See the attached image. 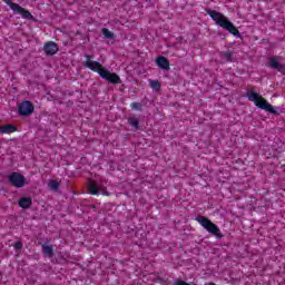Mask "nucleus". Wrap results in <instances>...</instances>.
I'll return each mask as SVG.
<instances>
[{
	"mask_svg": "<svg viewBox=\"0 0 285 285\" xmlns=\"http://www.w3.org/2000/svg\"><path fill=\"white\" fill-rule=\"evenodd\" d=\"M86 61L83 62V66L86 68H89V70H92V72H98L100 75L101 79H106L109 83H119L120 78L117 73H112L108 71L107 69H104V67L98 62L91 60L92 57L85 56Z\"/></svg>",
	"mask_w": 285,
	"mask_h": 285,
	"instance_id": "f257e3e1",
	"label": "nucleus"
},
{
	"mask_svg": "<svg viewBox=\"0 0 285 285\" xmlns=\"http://www.w3.org/2000/svg\"><path fill=\"white\" fill-rule=\"evenodd\" d=\"M207 14L212 17L213 21H215L216 26H219L223 28V30H227L230 35L234 37H239V30H237V27L224 16V13L217 12L215 10H208Z\"/></svg>",
	"mask_w": 285,
	"mask_h": 285,
	"instance_id": "f03ea898",
	"label": "nucleus"
},
{
	"mask_svg": "<svg viewBox=\"0 0 285 285\" xmlns=\"http://www.w3.org/2000/svg\"><path fill=\"white\" fill-rule=\"evenodd\" d=\"M248 101H253L257 108H261L262 110H266V112H271L272 115H277V110H275V107L273 105L268 104L264 97L259 96L257 92H248L247 94Z\"/></svg>",
	"mask_w": 285,
	"mask_h": 285,
	"instance_id": "7ed1b4c3",
	"label": "nucleus"
},
{
	"mask_svg": "<svg viewBox=\"0 0 285 285\" xmlns=\"http://www.w3.org/2000/svg\"><path fill=\"white\" fill-rule=\"evenodd\" d=\"M196 222L205 228V230H208L210 235H215V237H218V239H222V232L219 230V227L215 225L208 217L206 216H198L196 217Z\"/></svg>",
	"mask_w": 285,
	"mask_h": 285,
	"instance_id": "20e7f679",
	"label": "nucleus"
},
{
	"mask_svg": "<svg viewBox=\"0 0 285 285\" xmlns=\"http://www.w3.org/2000/svg\"><path fill=\"white\" fill-rule=\"evenodd\" d=\"M16 14H21L23 19H32V13L30 11L23 9V7L10 1V0H2Z\"/></svg>",
	"mask_w": 285,
	"mask_h": 285,
	"instance_id": "39448f33",
	"label": "nucleus"
},
{
	"mask_svg": "<svg viewBox=\"0 0 285 285\" xmlns=\"http://www.w3.org/2000/svg\"><path fill=\"white\" fill-rule=\"evenodd\" d=\"M35 112V106H32V102L26 100L22 101L18 106V115H21V117H30Z\"/></svg>",
	"mask_w": 285,
	"mask_h": 285,
	"instance_id": "423d86ee",
	"label": "nucleus"
},
{
	"mask_svg": "<svg viewBox=\"0 0 285 285\" xmlns=\"http://www.w3.org/2000/svg\"><path fill=\"white\" fill-rule=\"evenodd\" d=\"M9 180L16 188H23L26 186V177L23 175L13 173L9 176Z\"/></svg>",
	"mask_w": 285,
	"mask_h": 285,
	"instance_id": "0eeeda50",
	"label": "nucleus"
},
{
	"mask_svg": "<svg viewBox=\"0 0 285 285\" xmlns=\"http://www.w3.org/2000/svg\"><path fill=\"white\" fill-rule=\"evenodd\" d=\"M268 67L273 70H277L278 72H284L285 67L279 62V58L272 57L269 58Z\"/></svg>",
	"mask_w": 285,
	"mask_h": 285,
	"instance_id": "6e6552de",
	"label": "nucleus"
},
{
	"mask_svg": "<svg viewBox=\"0 0 285 285\" xmlns=\"http://www.w3.org/2000/svg\"><path fill=\"white\" fill-rule=\"evenodd\" d=\"M43 50L46 55H57V52H59V46L57 42L49 41L43 46Z\"/></svg>",
	"mask_w": 285,
	"mask_h": 285,
	"instance_id": "1a4fd4ad",
	"label": "nucleus"
},
{
	"mask_svg": "<svg viewBox=\"0 0 285 285\" xmlns=\"http://www.w3.org/2000/svg\"><path fill=\"white\" fill-rule=\"evenodd\" d=\"M156 63L158 68H161L163 70H170V62L168 61V59H166V57H158L156 59Z\"/></svg>",
	"mask_w": 285,
	"mask_h": 285,
	"instance_id": "9d476101",
	"label": "nucleus"
},
{
	"mask_svg": "<svg viewBox=\"0 0 285 285\" xmlns=\"http://www.w3.org/2000/svg\"><path fill=\"white\" fill-rule=\"evenodd\" d=\"M0 132L2 135H10V132H17V127L13 125H4L0 127Z\"/></svg>",
	"mask_w": 285,
	"mask_h": 285,
	"instance_id": "9b49d317",
	"label": "nucleus"
},
{
	"mask_svg": "<svg viewBox=\"0 0 285 285\" xmlns=\"http://www.w3.org/2000/svg\"><path fill=\"white\" fill-rule=\"evenodd\" d=\"M20 208H30L32 206V199L23 197L18 202Z\"/></svg>",
	"mask_w": 285,
	"mask_h": 285,
	"instance_id": "f8f14e48",
	"label": "nucleus"
},
{
	"mask_svg": "<svg viewBox=\"0 0 285 285\" xmlns=\"http://www.w3.org/2000/svg\"><path fill=\"white\" fill-rule=\"evenodd\" d=\"M88 190L90 195H99V187H97L92 180L88 181Z\"/></svg>",
	"mask_w": 285,
	"mask_h": 285,
	"instance_id": "ddd939ff",
	"label": "nucleus"
},
{
	"mask_svg": "<svg viewBox=\"0 0 285 285\" xmlns=\"http://www.w3.org/2000/svg\"><path fill=\"white\" fill-rule=\"evenodd\" d=\"M42 253L46 257H52L53 250L50 245H42Z\"/></svg>",
	"mask_w": 285,
	"mask_h": 285,
	"instance_id": "4468645a",
	"label": "nucleus"
},
{
	"mask_svg": "<svg viewBox=\"0 0 285 285\" xmlns=\"http://www.w3.org/2000/svg\"><path fill=\"white\" fill-rule=\"evenodd\" d=\"M102 35L105 37V39H114L115 38V33H112L110 30L104 28L102 29Z\"/></svg>",
	"mask_w": 285,
	"mask_h": 285,
	"instance_id": "2eb2a0df",
	"label": "nucleus"
},
{
	"mask_svg": "<svg viewBox=\"0 0 285 285\" xmlns=\"http://www.w3.org/2000/svg\"><path fill=\"white\" fill-rule=\"evenodd\" d=\"M49 188H50V190H59V181L50 180L49 181Z\"/></svg>",
	"mask_w": 285,
	"mask_h": 285,
	"instance_id": "dca6fc26",
	"label": "nucleus"
},
{
	"mask_svg": "<svg viewBox=\"0 0 285 285\" xmlns=\"http://www.w3.org/2000/svg\"><path fill=\"white\" fill-rule=\"evenodd\" d=\"M150 88H153V90H159L161 85L157 80H150Z\"/></svg>",
	"mask_w": 285,
	"mask_h": 285,
	"instance_id": "f3484780",
	"label": "nucleus"
},
{
	"mask_svg": "<svg viewBox=\"0 0 285 285\" xmlns=\"http://www.w3.org/2000/svg\"><path fill=\"white\" fill-rule=\"evenodd\" d=\"M128 124H130L134 128H139V120L135 117L129 118Z\"/></svg>",
	"mask_w": 285,
	"mask_h": 285,
	"instance_id": "a211bd4d",
	"label": "nucleus"
},
{
	"mask_svg": "<svg viewBox=\"0 0 285 285\" xmlns=\"http://www.w3.org/2000/svg\"><path fill=\"white\" fill-rule=\"evenodd\" d=\"M130 106L132 110H141V104L139 102H132Z\"/></svg>",
	"mask_w": 285,
	"mask_h": 285,
	"instance_id": "6ab92c4d",
	"label": "nucleus"
},
{
	"mask_svg": "<svg viewBox=\"0 0 285 285\" xmlns=\"http://www.w3.org/2000/svg\"><path fill=\"white\" fill-rule=\"evenodd\" d=\"M224 57H225L226 61H230V59H232V57H233V53H230V52H225V53H224Z\"/></svg>",
	"mask_w": 285,
	"mask_h": 285,
	"instance_id": "aec40b11",
	"label": "nucleus"
},
{
	"mask_svg": "<svg viewBox=\"0 0 285 285\" xmlns=\"http://www.w3.org/2000/svg\"><path fill=\"white\" fill-rule=\"evenodd\" d=\"M14 248H16V250H21V248H23V244H21V243H16V244H14Z\"/></svg>",
	"mask_w": 285,
	"mask_h": 285,
	"instance_id": "412c9836",
	"label": "nucleus"
}]
</instances>
